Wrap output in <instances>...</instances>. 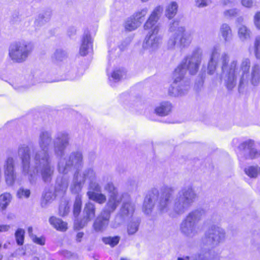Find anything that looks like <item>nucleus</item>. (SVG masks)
<instances>
[{
	"instance_id": "7",
	"label": "nucleus",
	"mask_w": 260,
	"mask_h": 260,
	"mask_svg": "<svg viewBox=\"0 0 260 260\" xmlns=\"http://www.w3.org/2000/svg\"><path fill=\"white\" fill-rule=\"evenodd\" d=\"M202 51L199 48H195L191 54L186 55L180 64L175 70L176 81L180 76H185L188 71L190 75H195L198 71L202 60Z\"/></svg>"
},
{
	"instance_id": "33",
	"label": "nucleus",
	"mask_w": 260,
	"mask_h": 260,
	"mask_svg": "<svg viewBox=\"0 0 260 260\" xmlns=\"http://www.w3.org/2000/svg\"><path fill=\"white\" fill-rule=\"evenodd\" d=\"M140 220L137 218H133L127 224V232L129 235H134L139 229Z\"/></svg>"
},
{
	"instance_id": "40",
	"label": "nucleus",
	"mask_w": 260,
	"mask_h": 260,
	"mask_svg": "<svg viewBox=\"0 0 260 260\" xmlns=\"http://www.w3.org/2000/svg\"><path fill=\"white\" fill-rule=\"evenodd\" d=\"M245 173L250 178H256L260 173V168L258 166H249L244 170Z\"/></svg>"
},
{
	"instance_id": "52",
	"label": "nucleus",
	"mask_w": 260,
	"mask_h": 260,
	"mask_svg": "<svg viewBox=\"0 0 260 260\" xmlns=\"http://www.w3.org/2000/svg\"><path fill=\"white\" fill-rule=\"evenodd\" d=\"M69 208L67 204L66 205H60L59 207V215L62 216L66 215L69 212Z\"/></svg>"
},
{
	"instance_id": "25",
	"label": "nucleus",
	"mask_w": 260,
	"mask_h": 260,
	"mask_svg": "<svg viewBox=\"0 0 260 260\" xmlns=\"http://www.w3.org/2000/svg\"><path fill=\"white\" fill-rule=\"evenodd\" d=\"M211 255L209 250H202L201 252L185 257H178V260H210Z\"/></svg>"
},
{
	"instance_id": "17",
	"label": "nucleus",
	"mask_w": 260,
	"mask_h": 260,
	"mask_svg": "<svg viewBox=\"0 0 260 260\" xmlns=\"http://www.w3.org/2000/svg\"><path fill=\"white\" fill-rule=\"evenodd\" d=\"M110 217L101 212L95 218L92 224V228L96 233H102L107 228Z\"/></svg>"
},
{
	"instance_id": "57",
	"label": "nucleus",
	"mask_w": 260,
	"mask_h": 260,
	"mask_svg": "<svg viewBox=\"0 0 260 260\" xmlns=\"http://www.w3.org/2000/svg\"><path fill=\"white\" fill-rule=\"evenodd\" d=\"M204 84V79L203 77H200L198 80L196 82L194 87L197 90H200Z\"/></svg>"
},
{
	"instance_id": "2",
	"label": "nucleus",
	"mask_w": 260,
	"mask_h": 260,
	"mask_svg": "<svg viewBox=\"0 0 260 260\" xmlns=\"http://www.w3.org/2000/svg\"><path fill=\"white\" fill-rule=\"evenodd\" d=\"M70 137L66 131L58 132L55 135L53 141V150L55 155L60 157L57 165L59 173L68 174L74 170V179L78 178V170L84 164L83 154L81 150L72 151L69 156L63 157L65 151L70 143Z\"/></svg>"
},
{
	"instance_id": "62",
	"label": "nucleus",
	"mask_w": 260,
	"mask_h": 260,
	"mask_svg": "<svg viewBox=\"0 0 260 260\" xmlns=\"http://www.w3.org/2000/svg\"><path fill=\"white\" fill-rule=\"evenodd\" d=\"M62 254L64 257L68 258H71L73 255V254L68 250L62 251Z\"/></svg>"
},
{
	"instance_id": "23",
	"label": "nucleus",
	"mask_w": 260,
	"mask_h": 260,
	"mask_svg": "<svg viewBox=\"0 0 260 260\" xmlns=\"http://www.w3.org/2000/svg\"><path fill=\"white\" fill-rule=\"evenodd\" d=\"M205 215V211L202 209H196L189 212L185 218L198 227V223Z\"/></svg>"
},
{
	"instance_id": "45",
	"label": "nucleus",
	"mask_w": 260,
	"mask_h": 260,
	"mask_svg": "<svg viewBox=\"0 0 260 260\" xmlns=\"http://www.w3.org/2000/svg\"><path fill=\"white\" fill-rule=\"evenodd\" d=\"M25 231L22 229H18L15 232V236L16 243L19 245H22L24 243Z\"/></svg>"
},
{
	"instance_id": "16",
	"label": "nucleus",
	"mask_w": 260,
	"mask_h": 260,
	"mask_svg": "<svg viewBox=\"0 0 260 260\" xmlns=\"http://www.w3.org/2000/svg\"><path fill=\"white\" fill-rule=\"evenodd\" d=\"M158 198V191L156 189H153L146 195L143 206V210L145 214H150L153 208L154 203Z\"/></svg>"
},
{
	"instance_id": "37",
	"label": "nucleus",
	"mask_w": 260,
	"mask_h": 260,
	"mask_svg": "<svg viewBox=\"0 0 260 260\" xmlns=\"http://www.w3.org/2000/svg\"><path fill=\"white\" fill-rule=\"evenodd\" d=\"M96 177V172L92 167L85 168L82 173L78 174V178L82 179H94Z\"/></svg>"
},
{
	"instance_id": "24",
	"label": "nucleus",
	"mask_w": 260,
	"mask_h": 260,
	"mask_svg": "<svg viewBox=\"0 0 260 260\" xmlns=\"http://www.w3.org/2000/svg\"><path fill=\"white\" fill-rule=\"evenodd\" d=\"M177 35L178 38V46L186 47L189 45L191 43V39L190 36L185 33V28L181 26L177 29Z\"/></svg>"
},
{
	"instance_id": "19",
	"label": "nucleus",
	"mask_w": 260,
	"mask_h": 260,
	"mask_svg": "<svg viewBox=\"0 0 260 260\" xmlns=\"http://www.w3.org/2000/svg\"><path fill=\"white\" fill-rule=\"evenodd\" d=\"M121 201L120 196H109L107 203L101 212L111 217V213L116 210Z\"/></svg>"
},
{
	"instance_id": "1",
	"label": "nucleus",
	"mask_w": 260,
	"mask_h": 260,
	"mask_svg": "<svg viewBox=\"0 0 260 260\" xmlns=\"http://www.w3.org/2000/svg\"><path fill=\"white\" fill-rule=\"evenodd\" d=\"M219 46H215L211 51L207 66V73L213 75L218 66H220L221 80L229 90H232L237 85L239 79V88L245 83H250L257 86L260 83V64L254 63L251 65V60L248 57L241 59L240 63L236 59L230 61V55L226 52L221 53Z\"/></svg>"
},
{
	"instance_id": "60",
	"label": "nucleus",
	"mask_w": 260,
	"mask_h": 260,
	"mask_svg": "<svg viewBox=\"0 0 260 260\" xmlns=\"http://www.w3.org/2000/svg\"><path fill=\"white\" fill-rule=\"evenodd\" d=\"M11 226L7 224H0V232H5L9 230Z\"/></svg>"
},
{
	"instance_id": "42",
	"label": "nucleus",
	"mask_w": 260,
	"mask_h": 260,
	"mask_svg": "<svg viewBox=\"0 0 260 260\" xmlns=\"http://www.w3.org/2000/svg\"><path fill=\"white\" fill-rule=\"evenodd\" d=\"M83 183V180H74L71 186V191L74 193H78L81 190Z\"/></svg>"
},
{
	"instance_id": "49",
	"label": "nucleus",
	"mask_w": 260,
	"mask_h": 260,
	"mask_svg": "<svg viewBox=\"0 0 260 260\" xmlns=\"http://www.w3.org/2000/svg\"><path fill=\"white\" fill-rule=\"evenodd\" d=\"M30 194L29 189L23 187H20L17 192V196L19 199H27L29 197Z\"/></svg>"
},
{
	"instance_id": "14",
	"label": "nucleus",
	"mask_w": 260,
	"mask_h": 260,
	"mask_svg": "<svg viewBox=\"0 0 260 260\" xmlns=\"http://www.w3.org/2000/svg\"><path fill=\"white\" fill-rule=\"evenodd\" d=\"M88 189L87 194L90 200L100 204H103L106 202V197L101 192V187L96 182V180H90Z\"/></svg>"
},
{
	"instance_id": "11",
	"label": "nucleus",
	"mask_w": 260,
	"mask_h": 260,
	"mask_svg": "<svg viewBox=\"0 0 260 260\" xmlns=\"http://www.w3.org/2000/svg\"><path fill=\"white\" fill-rule=\"evenodd\" d=\"M68 187L67 180H56L54 187L46 188L41 201L42 208H46L58 195L63 194Z\"/></svg>"
},
{
	"instance_id": "13",
	"label": "nucleus",
	"mask_w": 260,
	"mask_h": 260,
	"mask_svg": "<svg viewBox=\"0 0 260 260\" xmlns=\"http://www.w3.org/2000/svg\"><path fill=\"white\" fill-rule=\"evenodd\" d=\"M241 155H243L246 159H255L260 156V151L255 147L254 141L248 140L241 143L239 147Z\"/></svg>"
},
{
	"instance_id": "53",
	"label": "nucleus",
	"mask_w": 260,
	"mask_h": 260,
	"mask_svg": "<svg viewBox=\"0 0 260 260\" xmlns=\"http://www.w3.org/2000/svg\"><path fill=\"white\" fill-rule=\"evenodd\" d=\"M211 3V0H196V5L198 7L203 8L207 6Z\"/></svg>"
},
{
	"instance_id": "31",
	"label": "nucleus",
	"mask_w": 260,
	"mask_h": 260,
	"mask_svg": "<svg viewBox=\"0 0 260 260\" xmlns=\"http://www.w3.org/2000/svg\"><path fill=\"white\" fill-rule=\"evenodd\" d=\"M50 223L57 230L64 232L68 229L67 223L61 219L52 216L49 218Z\"/></svg>"
},
{
	"instance_id": "50",
	"label": "nucleus",
	"mask_w": 260,
	"mask_h": 260,
	"mask_svg": "<svg viewBox=\"0 0 260 260\" xmlns=\"http://www.w3.org/2000/svg\"><path fill=\"white\" fill-rule=\"evenodd\" d=\"M238 13V10L237 9H232L224 11L223 15L226 19H230L235 17Z\"/></svg>"
},
{
	"instance_id": "3",
	"label": "nucleus",
	"mask_w": 260,
	"mask_h": 260,
	"mask_svg": "<svg viewBox=\"0 0 260 260\" xmlns=\"http://www.w3.org/2000/svg\"><path fill=\"white\" fill-rule=\"evenodd\" d=\"M52 141L50 131L44 129L40 131L38 144L41 150L35 151L32 157L37 167L41 169L43 179L51 177L54 172V167L51 165V158L48 152Z\"/></svg>"
},
{
	"instance_id": "26",
	"label": "nucleus",
	"mask_w": 260,
	"mask_h": 260,
	"mask_svg": "<svg viewBox=\"0 0 260 260\" xmlns=\"http://www.w3.org/2000/svg\"><path fill=\"white\" fill-rule=\"evenodd\" d=\"M125 71L123 68L115 69L109 76V80L111 86H114V83L120 81L125 76Z\"/></svg>"
},
{
	"instance_id": "46",
	"label": "nucleus",
	"mask_w": 260,
	"mask_h": 260,
	"mask_svg": "<svg viewBox=\"0 0 260 260\" xmlns=\"http://www.w3.org/2000/svg\"><path fill=\"white\" fill-rule=\"evenodd\" d=\"M104 189L110 194V196H119L117 188L114 186L112 183L108 182L106 184Z\"/></svg>"
},
{
	"instance_id": "59",
	"label": "nucleus",
	"mask_w": 260,
	"mask_h": 260,
	"mask_svg": "<svg viewBox=\"0 0 260 260\" xmlns=\"http://www.w3.org/2000/svg\"><path fill=\"white\" fill-rule=\"evenodd\" d=\"M242 5L247 8H251L253 4V0H241Z\"/></svg>"
},
{
	"instance_id": "20",
	"label": "nucleus",
	"mask_w": 260,
	"mask_h": 260,
	"mask_svg": "<svg viewBox=\"0 0 260 260\" xmlns=\"http://www.w3.org/2000/svg\"><path fill=\"white\" fill-rule=\"evenodd\" d=\"M180 231L185 236L193 237L198 234V227L184 218L180 224Z\"/></svg>"
},
{
	"instance_id": "54",
	"label": "nucleus",
	"mask_w": 260,
	"mask_h": 260,
	"mask_svg": "<svg viewBox=\"0 0 260 260\" xmlns=\"http://www.w3.org/2000/svg\"><path fill=\"white\" fill-rule=\"evenodd\" d=\"M19 180H5L7 185L8 187L15 188L19 184Z\"/></svg>"
},
{
	"instance_id": "8",
	"label": "nucleus",
	"mask_w": 260,
	"mask_h": 260,
	"mask_svg": "<svg viewBox=\"0 0 260 260\" xmlns=\"http://www.w3.org/2000/svg\"><path fill=\"white\" fill-rule=\"evenodd\" d=\"M225 239V232L224 229L217 225L211 226L206 231L202 237L201 242L202 248L199 252L202 250H209L210 248L218 246Z\"/></svg>"
},
{
	"instance_id": "32",
	"label": "nucleus",
	"mask_w": 260,
	"mask_h": 260,
	"mask_svg": "<svg viewBox=\"0 0 260 260\" xmlns=\"http://www.w3.org/2000/svg\"><path fill=\"white\" fill-rule=\"evenodd\" d=\"M178 7L176 2H171L166 8L165 15L166 17L170 19L173 18L177 13Z\"/></svg>"
},
{
	"instance_id": "15",
	"label": "nucleus",
	"mask_w": 260,
	"mask_h": 260,
	"mask_svg": "<svg viewBox=\"0 0 260 260\" xmlns=\"http://www.w3.org/2000/svg\"><path fill=\"white\" fill-rule=\"evenodd\" d=\"M84 218L80 222L76 221L75 225L76 228L78 229L84 228L87 223L90 221L95 216V205L90 202L87 203L83 209Z\"/></svg>"
},
{
	"instance_id": "56",
	"label": "nucleus",
	"mask_w": 260,
	"mask_h": 260,
	"mask_svg": "<svg viewBox=\"0 0 260 260\" xmlns=\"http://www.w3.org/2000/svg\"><path fill=\"white\" fill-rule=\"evenodd\" d=\"M221 4L223 6L233 7L236 4L234 0H222Z\"/></svg>"
},
{
	"instance_id": "34",
	"label": "nucleus",
	"mask_w": 260,
	"mask_h": 260,
	"mask_svg": "<svg viewBox=\"0 0 260 260\" xmlns=\"http://www.w3.org/2000/svg\"><path fill=\"white\" fill-rule=\"evenodd\" d=\"M148 9L147 8H144L136 12L132 17L135 20V21L139 24H141L144 22L145 19V16L147 14Z\"/></svg>"
},
{
	"instance_id": "22",
	"label": "nucleus",
	"mask_w": 260,
	"mask_h": 260,
	"mask_svg": "<svg viewBox=\"0 0 260 260\" xmlns=\"http://www.w3.org/2000/svg\"><path fill=\"white\" fill-rule=\"evenodd\" d=\"M15 160L12 156H8L4 164V171L5 179H16V173L14 169Z\"/></svg>"
},
{
	"instance_id": "51",
	"label": "nucleus",
	"mask_w": 260,
	"mask_h": 260,
	"mask_svg": "<svg viewBox=\"0 0 260 260\" xmlns=\"http://www.w3.org/2000/svg\"><path fill=\"white\" fill-rule=\"evenodd\" d=\"M31 240L35 243L40 245H44L45 244V238L44 236L37 237L36 235L34 236L31 239Z\"/></svg>"
},
{
	"instance_id": "21",
	"label": "nucleus",
	"mask_w": 260,
	"mask_h": 260,
	"mask_svg": "<svg viewBox=\"0 0 260 260\" xmlns=\"http://www.w3.org/2000/svg\"><path fill=\"white\" fill-rule=\"evenodd\" d=\"M92 39L88 30H85L83 35L80 48V54L82 56L87 54L92 48Z\"/></svg>"
},
{
	"instance_id": "30",
	"label": "nucleus",
	"mask_w": 260,
	"mask_h": 260,
	"mask_svg": "<svg viewBox=\"0 0 260 260\" xmlns=\"http://www.w3.org/2000/svg\"><path fill=\"white\" fill-rule=\"evenodd\" d=\"M219 33L225 42H230L233 39V33L231 27L226 23L222 24Z\"/></svg>"
},
{
	"instance_id": "48",
	"label": "nucleus",
	"mask_w": 260,
	"mask_h": 260,
	"mask_svg": "<svg viewBox=\"0 0 260 260\" xmlns=\"http://www.w3.org/2000/svg\"><path fill=\"white\" fill-rule=\"evenodd\" d=\"M178 38L177 33H174L170 38L168 42V47L173 49L175 46H178Z\"/></svg>"
},
{
	"instance_id": "38",
	"label": "nucleus",
	"mask_w": 260,
	"mask_h": 260,
	"mask_svg": "<svg viewBox=\"0 0 260 260\" xmlns=\"http://www.w3.org/2000/svg\"><path fill=\"white\" fill-rule=\"evenodd\" d=\"M67 56L68 54L66 50L61 48H58L55 50L52 58L56 61H61L66 59Z\"/></svg>"
},
{
	"instance_id": "36",
	"label": "nucleus",
	"mask_w": 260,
	"mask_h": 260,
	"mask_svg": "<svg viewBox=\"0 0 260 260\" xmlns=\"http://www.w3.org/2000/svg\"><path fill=\"white\" fill-rule=\"evenodd\" d=\"M12 200L10 193L5 192L0 196V210H5L9 205Z\"/></svg>"
},
{
	"instance_id": "63",
	"label": "nucleus",
	"mask_w": 260,
	"mask_h": 260,
	"mask_svg": "<svg viewBox=\"0 0 260 260\" xmlns=\"http://www.w3.org/2000/svg\"><path fill=\"white\" fill-rule=\"evenodd\" d=\"M127 45V44L125 43H122L120 45H119L118 47L119 51H117L116 54H118L119 51L124 50L126 47Z\"/></svg>"
},
{
	"instance_id": "5",
	"label": "nucleus",
	"mask_w": 260,
	"mask_h": 260,
	"mask_svg": "<svg viewBox=\"0 0 260 260\" xmlns=\"http://www.w3.org/2000/svg\"><path fill=\"white\" fill-rule=\"evenodd\" d=\"M174 191V189L170 187L166 186L162 188L157 205V208L161 213H167L172 217L182 214L191 206L178 196L173 209H171L170 205Z\"/></svg>"
},
{
	"instance_id": "43",
	"label": "nucleus",
	"mask_w": 260,
	"mask_h": 260,
	"mask_svg": "<svg viewBox=\"0 0 260 260\" xmlns=\"http://www.w3.org/2000/svg\"><path fill=\"white\" fill-rule=\"evenodd\" d=\"M82 206V200L81 197L79 194H78L75 199V201L74 204V215L75 216H78L81 212Z\"/></svg>"
},
{
	"instance_id": "44",
	"label": "nucleus",
	"mask_w": 260,
	"mask_h": 260,
	"mask_svg": "<svg viewBox=\"0 0 260 260\" xmlns=\"http://www.w3.org/2000/svg\"><path fill=\"white\" fill-rule=\"evenodd\" d=\"M120 240L119 236L107 237L102 239L103 242L106 244H109L111 247H114L118 244Z\"/></svg>"
},
{
	"instance_id": "4",
	"label": "nucleus",
	"mask_w": 260,
	"mask_h": 260,
	"mask_svg": "<svg viewBox=\"0 0 260 260\" xmlns=\"http://www.w3.org/2000/svg\"><path fill=\"white\" fill-rule=\"evenodd\" d=\"M162 11L163 8L161 6L155 7L144 25V29H150V31L145 38L143 48L149 52H153L158 49L162 42V37L158 34L160 26L157 21Z\"/></svg>"
},
{
	"instance_id": "61",
	"label": "nucleus",
	"mask_w": 260,
	"mask_h": 260,
	"mask_svg": "<svg viewBox=\"0 0 260 260\" xmlns=\"http://www.w3.org/2000/svg\"><path fill=\"white\" fill-rule=\"evenodd\" d=\"M84 236V233L83 232H79L77 234L76 237V241L77 242H80L81 240Z\"/></svg>"
},
{
	"instance_id": "39",
	"label": "nucleus",
	"mask_w": 260,
	"mask_h": 260,
	"mask_svg": "<svg viewBox=\"0 0 260 260\" xmlns=\"http://www.w3.org/2000/svg\"><path fill=\"white\" fill-rule=\"evenodd\" d=\"M126 219L123 215L119 212L115 216L114 220L111 223V226L112 228L116 229L119 227Z\"/></svg>"
},
{
	"instance_id": "28",
	"label": "nucleus",
	"mask_w": 260,
	"mask_h": 260,
	"mask_svg": "<svg viewBox=\"0 0 260 260\" xmlns=\"http://www.w3.org/2000/svg\"><path fill=\"white\" fill-rule=\"evenodd\" d=\"M52 15V12L49 10H47L40 12L37 16L35 21V24L37 26H40L45 23L49 21Z\"/></svg>"
},
{
	"instance_id": "35",
	"label": "nucleus",
	"mask_w": 260,
	"mask_h": 260,
	"mask_svg": "<svg viewBox=\"0 0 260 260\" xmlns=\"http://www.w3.org/2000/svg\"><path fill=\"white\" fill-rule=\"evenodd\" d=\"M238 35L240 39L244 41L250 38L251 31L245 25H241L238 27Z\"/></svg>"
},
{
	"instance_id": "27",
	"label": "nucleus",
	"mask_w": 260,
	"mask_h": 260,
	"mask_svg": "<svg viewBox=\"0 0 260 260\" xmlns=\"http://www.w3.org/2000/svg\"><path fill=\"white\" fill-rule=\"evenodd\" d=\"M171 105L168 102L160 103L155 108V113L160 116H165L169 114L171 110Z\"/></svg>"
},
{
	"instance_id": "47",
	"label": "nucleus",
	"mask_w": 260,
	"mask_h": 260,
	"mask_svg": "<svg viewBox=\"0 0 260 260\" xmlns=\"http://www.w3.org/2000/svg\"><path fill=\"white\" fill-rule=\"evenodd\" d=\"M254 54L257 59H260V36L256 37L254 42Z\"/></svg>"
},
{
	"instance_id": "55",
	"label": "nucleus",
	"mask_w": 260,
	"mask_h": 260,
	"mask_svg": "<svg viewBox=\"0 0 260 260\" xmlns=\"http://www.w3.org/2000/svg\"><path fill=\"white\" fill-rule=\"evenodd\" d=\"M180 27L179 26V22L177 21H174L172 23L170 24L169 30L171 32H174V33L178 34L177 29Z\"/></svg>"
},
{
	"instance_id": "18",
	"label": "nucleus",
	"mask_w": 260,
	"mask_h": 260,
	"mask_svg": "<svg viewBox=\"0 0 260 260\" xmlns=\"http://www.w3.org/2000/svg\"><path fill=\"white\" fill-rule=\"evenodd\" d=\"M178 196L191 206L198 197L197 194L191 186H188L182 188L178 192Z\"/></svg>"
},
{
	"instance_id": "64",
	"label": "nucleus",
	"mask_w": 260,
	"mask_h": 260,
	"mask_svg": "<svg viewBox=\"0 0 260 260\" xmlns=\"http://www.w3.org/2000/svg\"><path fill=\"white\" fill-rule=\"evenodd\" d=\"M27 232L29 236L31 239L34 236H35L36 235L33 234V228L31 226H29L27 229Z\"/></svg>"
},
{
	"instance_id": "10",
	"label": "nucleus",
	"mask_w": 260,
	"mask_h": 260,
	"mask_svg": "<svg viewBox=\"0 0 260 260\" xmlns=\"http://www.w3.org/2000/svg\"><path fill=\"white\" fill-rule=\"evenodd\" d=\"M18 155L21 160L22 170L24 175L33 177L39 172L41 174V169L37 167L35 162V167L30 166V149L28 145L20 144L18 148Z\"/></svg>"
},
{
	"instance_id": "29",
	"label": "nucleus",
	"mask_w": 260,
	"mask_h": 260,
	"mask_svg": "<svg viewBox=\"0 0 260 260\" xmlns=\"http://www.w3.org/2000/svg\"><path fill=\"white\" fill-rule=\"evenodd\" d=\"M135 211V205L129 201L123 202L119 211V213L126 218L131 217Z\"/></svg>"
},
{
	"instance_id": "12",
	"label": "nucleus",
	"mask_w": 260,
	"mask_h": 260,
	"mask_svg": "<svg viewBox=\"0 0 260 260\" xmlns=\"http://www.w3.org/2000/svg\"><path fill=\"white\" fill-rule=\"evenodd\" d=\"M174 82L169 89V93L174 96L185 95L190 88L189 82L185 79V76H180L177 81H176L175 73L174 72Z\"/></svg>"
},
{
	"instance_id": "41",
	"label": "nucleus",
	"mask_w": 260,
	"mask_h": 260,
	"mask_svg": "<svg viewBox=\"0 0 260 260\" xmlns=\"http://www.w3.org/2000/svg\"><path fill=\"white\" fill-rule=\"evenodd\" d=\"M139 24L131 16L126 20L124 24V27L126 30L133 31L139 26Z\"/></svg>"
},
{
	"instance_id": "6",
	"label": "nucleus",
	"mask_w": 260,
	"mask_h": 260,
	"mask_svg": "<svg viewBox=\"0 0 260 260\" xmlns=\"http://www.w3.org/2000/svg\"><path fill=\"white\" fill-rule=\"evenodd\" d=\"M62 75L57 79H49L45 77V74L40 71L29 75L26 79L28 85H35L37 83L45 82L52 83L64 80H74L80 78L84 73V70L81 66H77L71 63L67 64L62 67Z\"/></svg>"
},
{
	"instance_id": "9",
	"label": "nucleus",
	"mask_w": 260,
	"mask_h": 260,
	"mask_svg": "<svg viewBox=\"0 0 260 260\" xmlns=\"http://www.w3.org/2000/svg\"><path fill=\"white\" fill-rule=\"evenodd\" d=\"M34 49L33 45L25 41L12 43L9 48V56L14 62L22 63L30 55Z\"/></svg>"
},
{
	"instance_id": "58",
	"label": "nucleus",
	"mask_w": 260,
	"mask_h": 260,
	"mask_svg": "<svg viewBox=\"0 0 260 260\" xmlns=\"http://www.w3.org/2000/svg\"><path fill=\"white\" fill-rule=\"evenodd\" d=\"M254 24L256 27L260 29V12H257L254 16Z\"/></svg>"
}]
</instances>
